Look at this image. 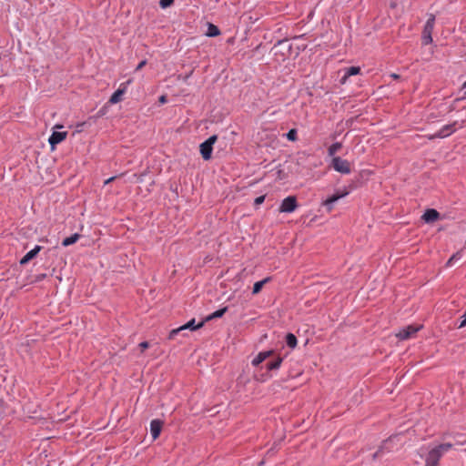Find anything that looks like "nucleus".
I'll use <instances>...</instances> for the list:
<instances>
[{
  "instance_id": "1",
  "label": "nucleus",
  "mask_w": 466,
  "mask_h": 466,
  "mask_svg": "<svg viewBox=\"0 0 466 466\" xmlns=\"http://www.w3.org/2000/svg\"><path fill=\"white\" fill-rule=\"evenodd\" d=\"M451 443H442L431 449L425 460V466H438L442 455L451 449Z\"/></svg>"
},
{
  "instance_id": "2",
  "label": "nucleus",
  "mask_w": 466,
  "mask_h": 466,
  "mask_svg": "<svg viewBox=\"0 0 466 466\" xmlns=\"http://www.w3.org/2000/svg\"><path fill=\"white\" fill-rule=\"evenodd\" d=\"M435 25V15L431 14L429 15L428 20L424 25L421 41L424 46L430 45L432 43V32Z\"/></svg>"
},
{
  "instance_id": "3",
  "label": "nucleus",
  "mask_w": 466,
  "mask_h": 466,
  "mask_svg": "<svg viewBox=\"0 0 466 466\" xmlns=\"http://www.w3.org/2000/svg\"><path fill=\"white\" fill-rule=\"evenodd\" d=\"M217 136H211L205 142L200 144V154L205 160H208L211 158V154L213 150V145L217 141Z\"/></svg>"
},
{
  "instance_id": "4",
  "label": "nucleus",
  "mask_w": 466,
  "mask_h": 466,
  "mask_svg": "<svg viewBox=\"0 0 466 466\" xmlns=\"http://www.w3.org/2000/svg\"><path fill=\"white\" fill-rule=\"evenodd\" d=\"M204 322L205 321H201L199 322L198 324H195V319H192L191 320H189L187 323H186L185 325H182L177 329H172L170 332H169V335H168V339H174L175 337L180 333L181 331L183 330H186V329H190V330H196L199 328H201L203 325H204Z\"/></svg>"
},
{
  "instance_id": "5",
  "label": "nucleus",
  "mask_w": 466,
  "mask_h": 466,
  "mask_svg": "<svg viewBox=\"0 0 466 466\" xmlns=\"http://www.w3.org/2000/svg\"><path fill=\"white\" fill-rule=\"evenodd\" d=\"M332 167L341 174H350L351 172L350 163L339 157H334L332 158Z\"/></svg>"
},
{
  "instance_id": "6",
  "label": "nucleus",
  "mask_w": 466,
  "mask_h": 466,
  "mask_svg": "<svg viewBox=\"0 0 466 466\" xmlns=\"http://www.w3.org/2000/svg\"><path fill=\"white\" fill-rule=\"evenodd\" d=\"M421 325H409L396 333V337L400 340H405L412 338L420 329Z\"/></svg>"
},
{
  "instance_id": "7",
  "label": "nucleus",
  "mask_w": 466,
  "mask_h": 466,
  "mask_svg": "<svg viewBox=\"0 0 466 466\" xmlns=\"http://www.w3.org/2000/svg\"><path fill=\"white\" fill-rule=\"evenodd\" d=\"M298 207L297 198L294 196H289L284 198L279 206V212L291 213Z\"/></svg>"
},
{
  "instance_id": "8",
  "label": "nucleus",
  "mask_w": 466,
  "mask_h": 466,
  "mask_svg": "<svg viewBox=\"0 0 466 466\" xmlns=\"http://www.w3.org/2000/svg\"><path fill=\"white\" fill-rule=\"evenodd\" d=\"M348 194L349 192L347 190L337 192L331 197L328 198L326 200H324L322 205L327 208V212H331L333 209V204L339 199L346 197Z\"/></svg>"
},
{
  "instance_id": "9",
  "label": "nucleus",
  "mask_w": 466,
  "mask_h": 466,
  "mask_svg": "<svg viewBox=\"0 0 466 466\" xmlns=\"http://www.w3.org/2000/svg\"><path fill=\"white\" fill-rule=\"evenodd\" d=\"M457 125L458 122L454 121L451 124L443 126L438 132H436V136H438L439 138H444L451 136L457 130Z\"/></svg>"
},
{
  "instance_id": "10",
  "label": "nucleus",
  "mask_w": 466,
  "mask_h": 466,
  "mask_svg": "<svg viewBox=\"0 0 466 466\" xmlns=\"http://www.w3.org/2000/svg\"><path fill=\"white\" fill-rule=\"evenodd\" d=\"M131 83V80H128L127 83H123L120 85V87L113 93L111 97L109 98V103L116 104L121 101L122 96L125 94L127 90V86Z\"/></svg>"
},
{
  "instance_id": "11",
  "label": "nucleus",
  "mask_w": 466,
  "mask_h": 466,
  "mask_svg": "<svg viewBox=\"0 0 466 466\" xmlns=\"http://www.w3.org/2000/svg\"><path fill=\"white\" fill-rule=\"evenodd\" d=\"M67 133L66 132H58L54 131L51 136L48 138V142L52 147V149L55 148V147L64 141L66 138Z\"/></svg>"
},
{
  "instance_id": "12",
  "label": "nucleus",
  "mask_w": 466,
  "mask_h": 466,
  "mask_svg": "<svg viewBox=\"0 0 466 466\" xmlns=\"http://www.w3.org/2000/svg\"><path fill=\"white\" fill-rule=\"evenodd\" d=\"M162 426L163 421H161L160 420H153L150 422V433L153 440H157L159 437Z\"/></svg>"
},
{
  "instance_id": "13",
  "label": "nucleus",
  "mask_w": 466,
  "mask_h": 466,
  "mask_svg": "<svg viewBox=\"0 0 466 466\" xmlns=\"http://www.w3.org/2000/svg\"><path fill=\"white\" fill-rule=\"evenodd\" d=\"M42 249L41 246H35L32 250L27 252L20 260L21 265L27 264L30 260H32Z\"/></svg>"
},
{
  "instance_id": "14",
  "label": "nucleus",
  "mask_w": 466,
  "mask_h": 466,
  "mask_svg": "<svg viewBox=\"0 0 466 466\" xmlns=\"http://www.w3.org/2000/svg\"><path fill=\"white\" fill-rule=\"evenodd\" d=\"M439 212L433 208L427 209L423 214L422 218L425 222L430 223L437 220L439 218Z\"/></svg>"
},
{
  "instance_id": "15",
  "label": "nucleus",
  "mask_w": 466,
  "mask_h": 466,
  "mask_svg": "<svg viewBox=\"0 0 466 466\" xmlns=\"http://www.w3.org/2000/svg\"><path fill=\"white\" fill-rule=\"evenodd\" d=\"M273 354V350L259 352L252 360L254 366H258Z\"/></svg>"
},
{
  "instance_id": "16",
  "label": "nucleus",
  "mask_w": 466,
  "mask_h": 466,
  "mask_svg": "<svg viewBox=\"0 0 466 466\" xmlns=\"http://www.w3.org/2000/svg\"><path fill=\"white\" fill-rule=\"evenodd\" d=\"M269 281L270 278H265L264 279L256 282L253 286L252 294H258L261 291L262 288L265 286V284H267Z\"/></svg>"
},
{
  "instance_id": "17",
  "label": "nucleus",
  "mask_w": 466,
  "mask_h": 466,
  "mask_svg": "<svg viewBox=\"0 0 466 466\" xmlns=\"http://www.w3.org/2000/svg\"><path fill=\"white\" fill-rule=\"evenodd\" d=\"M360 68L358 66H350V67L347 68L345 75L341 80L342 83H344L348 77H350L351 76L358 75L360 73Z\"/></svg>"
},
{
  "instance_id": "18",
  "label": "nucleus",
  "mask_w": 466,
  "mask_h": 466,
  "mask_svg": "<svg viewBox=\"0 0 466 466\" xmlns=\"http://www.w3.org/2000/svg\"><path fill=\"white\" fill-rule=\"evenodd\" d=\"M79 238H80L79 234H77V233L73 234L72 236L66 238L62 241V245L64 247H68L70 245H73V244H75L79 239Z\"/></svg>"
},
{
  "instance_id": "19",
  "label": "nucleus",
  "mask_w": 466,
  "mask_h": 466,
  "mask_svg": "<svg viewBox=\"0 0 466 466\" xmlns=\"http://www.w3.org/2000/svg\"><path fill=\"white\" fill-rule=\"evenodd\" d=\"M219 34L220 31L217 25L213 24H208V31L206 33L208 36L213 37L218 35Z\"/></svg>"
},
{
  "instance_id": "20",
  "label": "nucleus",
  "mask_w": 466,
  "mask_h": 466,
  "mask_svg": "<svg viewBox=\"0 0 466 466\" xmlns=\"http://www.w3.org/2000/svg\"><path fill=\"white\" fill-rule=\"evenodd\" d=\"M286 343H287V345L289 348L294 349L297 346V343H298L296 336L294 334H292V333L287 334V336H286Z\"/></svg>"
},
{
  "instance_id": "21",
  "label": "nucleus",
  "mask_w": 466,
  "mask_h": 466,
  "mask_svg": "<svg viewBox=\"0 0 466 466\" xmlns=\"http://www.w3.org/2000/svg\"><path fill=\"white\" fill-rule=\"evenodd\" d=\"M282 362V358L278 357L274 361L267 363V369L268 370H277L280 367Z\"/></svg>"
},
{
  "instance_id": "22",
  "label": "nucleus",
  "mask_w": 466,
  "mask_h": 466,
  "mask_svg": "<svg viewBox=\"0 0 466 466\" xmlns=\"http://www.w3.org/2000/svg\"><path fill=\"white\" fill-rule=\"evenodd\" d=\"M341 147L342 145L339 142L332 144L328 149L329 155L333 157L341 148Z\"/></svg>"
},
{
  "instance_id": "23",
  "label": "nucleus",
  "mask_w": 466,
  "mask_h": 466,
  "mask_svg": "<svg viewBox=\"0 0 466 466\" xmlns=\"http://www.w3.org/2000/svg\"><path fill=\"white\" fill-rule=\"evenodd\" d=\"M227 310H228V308H227V307H225V308H223V309H218V310H217V311L213 312L211 315H209V316L206 319V320H209V319H212L220 318V317H222V316L225 314V312H226Z\"/></svg>"
},
{
  "instance_id": "24",
  "label": "nucleus",
  "mask_w": 466,
  "mask_h": 466,
  "mask_svg": "<svg viewBox=\"0 0 466 466\" xmlns=\"http://www.w3.org/2000/svg\"><path fill=\"white\" fill-rule=\"evenodd\" d=\"M287 138L289 140V141H296L298 139V137H297V130L292 128L290 129L288 134H287Z\"/></svg>"
},
{
  "instance_id": "25",
  "label": "nucleus",
  "mask_w": 466,
  "mask_h": 466,
  "mask_svg": "<svg viewBox=\"0 0 466 466\" xmlns=\"http://www.w3.org/2000/svg\"><path fill=\"white\" fill-rule=\"evenodd\" d=\"M174 0H160L159 5L162 8H167L173 4Z\"/></svg>"
},
{
  "instance_id": "26",
  "label": "nucleus",
  "mask_w": 466,
  "mask_h": 466,
  "mask_svg": "<svg viewBox=\"0 0 466 466\" xmlns=\"http://www.w3.org/2000/svg\"><path fill=\"white\" fill-rule=\"evenodd\" d=\"M460 258H461L460 253H456L453 256H451V258H450V259L448 260L447 264L449 266H451L453 260L459 259Z\"/></svg>"
},
{
  "instance_id": "27",
  "label": "nucleus",
  "mask_w": 466,
  "mask_h": 466,
  "mask_svg": "<svg viewBox=\"0 0 466 466\" xmlns=\"http://www.w3.org/2000/svg\"><path fill=\"white\" fill-rule=\"evenodd\" d=\"M138 347L140 348L141 351L143 352L145 350H147L149 347V344L147 341L141 342Z\"/></svg>"
},
{
  "instance_id": "28",
  "label": "nucleus",
  "mask_w": 466,
  "mask_h": 466,
  "mask_svg": "<svg viewBox=\"0 0 466 466\" xmlns=\"http://www.w3.org/2000/svg\"><path fill=\"white\" fill-rule=\"evenodd\" d=\"M265 200V196H260V197H258L255 198V205H260L264 202Z\"/></svg>"
},
{
  "instance_id": "29",
  "label": "nucleus",
  "mask_w": 466,
  "mask_h": 466,
  "mask_svg": "<svg viewBox=\"0 0 466 466\" xmlns=\"http://www.w3.org/2000/svg\"><path fill=\"white\" fill-rule=\"evenodd\" d=\"M147 65V60H142L136 67V71L141 70Z\"/></svg>"
},
{
  "instance_id": "30",
  "label": "nucleus",
  "mask_w": 466,
  "mask_h": 466,
  "mask_svg": "<svg viewBox=\"0 0 466 466\" xmlns=\"http://www.w3.org/2000/svg\"><path fill=\"white\" fill-rule=\"evenodd\" d=\"M461 318H462V320L461 321L459 328H463L466 326V312L463 314V316Z\"/></svg>"
},
{
  "instance_id": "31",
  "label": "nucleus",
  "mask_w": 466,
  "mask_h": 466,
  "mask_svg": "<svg viewBox=\"0 0 466 466\" xmlns=\"http://www.w3.org/2000/svg\"><path fill=\"white\" fill-rule=\"evenodd\" d=\"M159 103L160 104H165L167 103V96H161L158 99Z\"/></svg>"
},
{
  "instance_id": "32",
  "label": "nucleus",
  "mask_w": 466,
  "mask_h": 466,
  "mask_svg": "<svg viewBox=\"0 0 466 466\" xmlns=\"http://www.w3.org/2000/svg\"><path fill=\"white\" fill-rule=\"evenodd\" d=\"M117 177H111L109 178H107L106 181H105V185H107L111 182H113Z\"/></svg>"
},
{
  "instance_id": "33",
  "label": "nucleus",
  "mask_w": 466,
  "mask_h": 466,
  "mask_svg": "<svg viewBox=\"0 0 466 466\" xmlns=\"http://www.w3.org/2000/svg\"><path fill=\"white\" fill-rule=\"evenodd\" d=\"M427 138L430 140H432V139L439 138V137H438V136H436V133H435V134H431V135H427Z\"/></svg>"
},
{
  "instance_id": "34",
  "label": "nucleus",
  "mask_w": 466,
  "mask_h": 466,
  "mask_svg": "<svg viewBox=\"0 0 466 466\" xmlns=\"http://www.w3.org/2000/svg\"><path fill=\"white\" fill-rule=\"evenodd\" d=\"M85 124H86L85 122L77 124V126H76L77 131H81V129L85 126Z\"/></svg>"
},
{
  "instance_id": "35",
  "label": "nucleus",
  "mask_w": 466,
  "mask_h": 466,
  "mask_svg": "<svg viewBox=\"0 0 466 466\" xmlns=\"http://www.w3.org/2000/svg\"><path fill=\"white\" fill-rule=\"evenodd\" d=\"M390 76L391 78H393V79H399V78H400V76H399V75H397V74H395V73L390 74Z\"/></svg>"
},
{
  "instance_id": "36",
  "label": "nucleus",
  "mask_w": 466,
  "mask_h": 466,
  "mask_svg": "<svg viewBox=\"0 0 466 466\" xmlns=\"http://www.w3.org/2000/svg\"><path fill=\"white\" fill-rule=\"evenodd\" d=\"M380 452H381V451H380V450H379L378 451H376V452L373 454V459L378 458V457L380 456Z\"/></svg>"
},
{
  "instance_id": "37",
  "label": "nucleus",
  "mask_w": 466,
  "mask_h": 466,
  "mask_svg": "<svg viewBox=\"0 0 466 466\" xmlns=\"http://www.w3.org/2000/svg\"><path fill=\"white\" fill-rule=\"evenodd\" d=\"M463 126H464V121H462V122L459 125V128H461Z\"/></svg>"
}]
</instances>
